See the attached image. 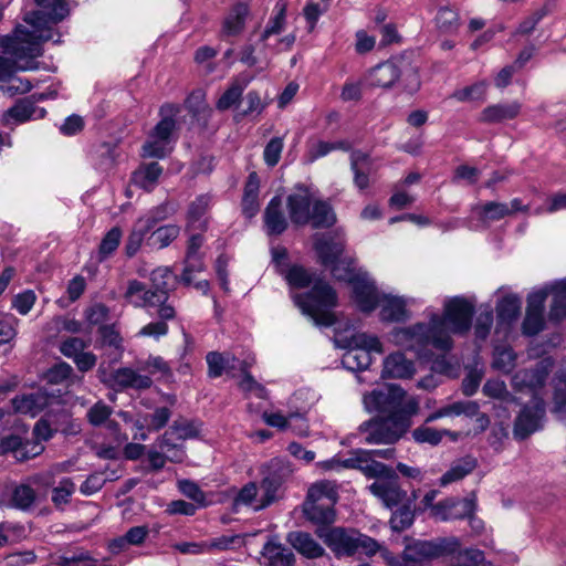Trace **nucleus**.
I'll return each instance as SVG.
<instances>
[{"mask_svg": "<svg viewBox=\"0 0 566 566\" xmlns=\"http://www.w3.org/2000/svg\"><path fill=\"white\" fill-rule=\"evenodd\" d=\"M400 75L401 65L395 61H386L368 70L364 81L370 87L390 88Z\"/></svg>", "mask_w": 566, "mask_h": 566, "instance_id": "nucleus-23", "label": "nucleus"}, {"mask_svg": "<svg viewBox=\"0 0 566 566\" xmlns=\"http://www.w3.org/2000/svg\"><path fill=\"white\" fill-rule=\"evenodd\" d=\"M416 373L412 360L407 359L402 353L390 354L384 360L382 377L384 378H410Z\"/></svg>", "mask_w": 566, "mask_h": 566, "instance_id": "nucleus-28", "label": "nucleus"}, {"mask_svg": "<svg viewBox=\"0 0 566 566\" xmlns=\"http://www.w3.org/2000/svg\"><path fill=\"white\" fill-rule=\"evenodd\" d=\"M316 534L337 558L352 557L358 552L374 556L380 551V544L376 539L355 528H318Z\"/></svg>", "mask_w": 566, "mask_h": 566, "instance_id": "nucleus-7", "label": "nucleus"}, {"mask_svg": "<svg viewBox=\"0 0 566 566\" xmlns=\"http://www.w3.org/2000/svg\"><path fill=\"white\" fill-rule=\"evenodd\" d=\"M249 14L250 11L247 4H235L223 20L221 36L229 38L241 34L244 30L245 21L249 18Z\"/></svg>", "mask_w": 566, "mask_h": 566, "instance_id": "nucleus-30", "label": "nucleus"}, {"mask_svg": "<svg viewBox=\"0 0 566 566\" xmlns=\"http://www.w3.org/2000/svg\"><path fill=\"white\" fill-rule=\"evenodd\" d=\"M111 415L112 408L103 401H97L88 409L87 419L90 423L95 427L105 423L106 428L113 433L114 440L118 444H122L123 442L127 441L128 437L125 433H120L118 431V426L114 420L108 419Z\"/></svg>", "mask_w": 566, "mask_h": 566, "instance_id": "nucleus-26", "label": "nucleus"}, {"mask_svg": "<svg viewBox=\"0 0 566 566\" xmlns=\"http://www.w3.org/2000/svg\"><path fill=\"white\" fill-rule=\"evenodd\" d=\"M210 205V198L207 195L197 197L189 206L187 220L189 227L203 228L206 222L202 217L207 212Z\"/></svg>", "mask_w": 566, "mask_h": 566, "instance_id": "nucleus-48", "label": "nucleus"}, {"mask_svg": "<svg viewBox=\"0 0 566 566\" xmlns=\"http://www.w3.org/2000/svg\"><path fill=\"white\" fill-rule=\"evenodd\" d=\"M520 111L521 105L517 102L491 105L482 111L480 115V122L495 123L505 119H512L518 115Z\"/></svg>", "mask_w": 566, "mask_h": 566, "instance_id": "nucleus-37", "label": "nucleus"}, {"mask_svg": "<svg viewBox=\"0 0 566 566\" xmlns=\"http://www.w3.org/2000/svg\"><path fill=\"white\" fill-rule=\"evenodd\" d=\"M315 250L323 265L329 268L335 279L346 281L350 284L357 279L363 276L365 272H356L353 266V260L343 255L344 243L335 241L333 238H322L316 241Z\"/></svg>", "mask_w": 566, "mask_h": 566, "instance_id": "nucleus-10", "label": "nucleus"}, {"mask_svg": "<svg viewBox=\"0 0 566 566\" xmlns=\"http://www.w3.org/2000/svg\"><path fill=\"white\" fill-rule=\"evenodd\" d=\"M262 556L269 566H294V554L276 539L265 543Z\"/></svg>", "mask_w": 566, "mask_h": 566, "instance_id": "nucleus-32", "label": "nucleus"}, {"mask_svg": "<svg viewBox=\"0 0 566 566\" xmlns=\"http://www.w3.org/2000/svg\"><path fill=\"white\" fill-rule=\"evenodd\" d=\"M283 150V139L280 137L272 138L265 146L263 151L264 161L268 166H275Z\"/></svg>", "mask_w": 566, "mask_h": 566, "instance_id": "nucleus-63", "label": "nucleus"}, {"mask_svg": "<svg viewBox=\"0 0 566 566\" xmlns=\"http://www.w3.org/2000/svg\"><path fill=\"white\" fill-rule=\"evenodd\" d=\"M208 375L212 378L220 377L223 373L237 377V370L243 360L235 358L230 353L210 352L207 357Z\"/></svg>", "mask_w": 566, "mask_h": 566, "instance_id": "nucleus-25", "label": "nucleus"}, {"mask_svg": "<svg viewBox=\"0 0 566 566\" xmlns=\"http://www.w3.org/2000/svg\"><path fill=\"white\" fill-rule=\"evenodd\" d=\"M180 234V227L177 224H166L154 230L148 239V244L164 249L168 247Z\"/></svg>", "mask_w": 566, "mask_h": 566, "instance_id": "nucleus-44", "label": "nucleus"}, {"mask_svg": "<svg viewBox=\"0 0 566 566\" xmlns=\"http://www.w3.org/2000/svg\"><path fill=\"white\" fill-rule=\"evenodd\" d=\"M553 412L563 418L566 415V376H558L554 382Z\"/></svg>", "mask_w": 566, "mask_h": 566, "instance_id": "nucleus-55", "label": "nucleus"}, {"mask_svg": "<svg viewBox=\"0 0 566 566\" xmlns=\"http://www.w3.org/2000/svg\"><path fill=\"white\" fill-rule=\"evenodd\" d=\"M293 289H303L313 283L307 294H293L295 305L302 314L316 326H332L336 318L333 308L337 305L335 291L324 281L315 280L313 274L301 265L290 266L283 274Z\"/></svg>", "mask_w": 566, "mask_h": 566, "instance_id": "nucleus-3", "label": "nucleus"}, {"mask_svg": "<svg viewBox=\"0 0 566 566\" xmlns=\"http://www.w3.org/2000/svg\"><path fill=\"white\" fill-rule=\"evenodd\" d=\"M521 298L515 294L503 296L496 304L500 323L511 325L515 322L521 312Z\"/></svg>", "mask_w": 566, "mask_h": 566, "instance_id": "nucleus-41", "label": "nucleus"}, {"mask_svg": "<svg viewBox=\"0 0 566 566\" xmlns=\"http://www.w3.org/2000/svg\"><path fill=\"white\" fill-rule=\"evenodd\" d=\"M122 231L119 228H112L103 238L99 245V254L103 258L111 255L119 245Z\"/></svg>", "mask_w": 566, "mask_h": 566, "instance_id": "nucleus-60", "label": "nucleus"}, {"mask_svg": "<svg viewBox=\"0 0 566 566\" xmlns=\"http://www.w3.org/2000/svg\"><path fill=\"white\" fill-rule=\"evenodd\" d=\"M179 113V106L174 104L163 105L161 119L149 133L142 147V156L145 158H164L171 153L174 147L175 116Z\"/></svg>", "mask_w": 566, "mask_h": 566, "instance_id": "nucleus-9", "label": "nucleus"}, {"mask_svg": "<svg viewBox=\"0 0 566 566\" xmlns=\"http://www.w3.org/2000/svg\"><path fill=\"white\" fill-rule=\"evenodd\" d=\"M350 169L354 174V184L360 190L369 187V175L374 171V163L368 154L354 150L350 154Z\"/></svg>", "mask_w": 566, "mask_h": 566, "instance_id": "nucleus-27", "label": "nucleus"}, {"mask_svg": "<svg viewBox=\"0 0 566 566\" xmlns=\"http://www.w3.org/2000/svg\"><path fill=\"white\" fill-rule=\"evenodd\" d=\"M305 516L315 524H332L335 521L334 505H328L322 502H305L304 503Z\"/></svg>", "mask_w": 566, "mask_h": 566, "instance_id": "nucleus-42", "label": "nucleus"}, {"mask_svg": "<svg viewBox=\"0 0 566 566\" xmlns=\"http://www.w3.org/2000/svg\"><path fill=\"white\" fill-rule=\"evenodd\" d=\"M486 82H476L472 85L455 90L450 97L461 103L483 102L486 95Z\"/></svg>", "mask_w": 566, "mask_h": 566, "instance_id": "nucleus-47", "label": "nucleus"}, {"mask_svg": "<svg viewBox=\"0 0 566 566\" xmlns=\"http://www.w3.org/2000/svg\"><path fill=\"white\" fill-rule=\"evenodd\" d=\"M436 23L440 31L453 32L460 25L459 14L455 10L449 7H442L438 11Z\"/></svg>", "mask_w": 566, "mask_h": 566, "instance_id": "nucleus-52", "label": "nucleus"}, {"mask_svg": "<svg viewBox=\"0 0 566 566\" xmlns=\"http://www.w3.org/2000/svg\"><path fill=\"white\" fill-rule=\"evenodd\" d=\"M528 205H523L520 198L512 199L509 203L486 201L472 207V213L485 226L512 217L517 212L527 213Z\"/></svg>", "mask_w": 566, "mask_h": 566, "instance_id": "nucleus-16", "label": "nucleus"}, {"mask_svg": "<svg viewBox=\"0 0 566 566\" xmlns=\"http://www.w3.org/2000/svg\"><path fill=\"white\" fill-rule=\"evenodd\" d=\"M450 566H486L483 563V554L480 551L465 549L460 552L455 557V562Z\"/></svg>", "mask_w": 566, "mask_h": 566, "instance_id": "nucleus-64", "label": "nucleus"}, {"mask_svg": "<svg viewBox=\"0 0 566 566\" xmlns=\"http://www.w3.org/2000/svg\"><path fill=\"white\" fill-rule=\"evenodd\" d=\"M411 422L405 416L399 417H379L366 421L359 426V430L365 433V441L371 444H391L400 439L408 430Z\"/></svg>", "mask_w": 566, "mask_h": 566, "instance_id": "nucleus-12", "label": "nucleus"}, {"mask_svg": "<svg viewBox=\"0 0 566 566\" xmlns=\"http://www.w3.org/2000/svg\"><path fill=\"white\" fill-rule=\"evenodd\" d=\"M317 190L313 187L298 185L287 196L286 206L293 223L304 226L311 221V210Z\"/></svg>", "mask_w": 566, "mask_h": 566, "instance_id": "nucleus-17", "label": "nucleus"}, {"mask_svg": "<svg viewBox=\"0 0 566 566\" xmlns=\"http://www.w3.org/2000/svg\"><path fill=\"white\" fill-rule=\"evenodd\" d=\"M32 98L33 96L19 99L3 114L2 124L7 127H13L30 119L43 118L46 114L45 109L36 107Z\"/></svg>", "mask_w": 566, "mask_h": 566, "instance_id": "nucleus-22", "label": "nucleus"}, {"mask_svg": "<svg viewBox=\"0 0 566 566\" xmlns=\"http://www.w3.org/2000/svg\"><path fill=\"white\" fill-rule=\"evenodd\" d=\"M415 303V298L381 292L377 307H380L379 315L381 321L403 322L410 317L407 307Z\"/></svg>", "mask_w": 566, "mask_h": 566, "instance_id": "nucleus-21", "label": "nucleus"}, {"mask_svg": "<svg viewBox=\"0 0 566 566\" xmlns=\"http://www.w3.org/2000/svg\"><path fill=\"white\" fill-rule=\"evenodd\" d=\"M98 377L103 384L116 390H124L127 388L147 389L153 384V380L148 375L142 374L139 370H134L129 367L118 368L112 373H107L104 368L99 367Z\"/></svg>", "mask_w": 566, "mask_h": 566, "instance_id": "nucleus-15", "label": "nucleus"}, {"mask_svg": "<svg viewBox=\"0 0 566 566\" xmlns=\"http://www.w3.org/2000/svg\"><path fill=\"white\" fill-rule=\"evenodd\" d=\"M41 8L39 12L50 18L52 23L61 22L70 10L66 0H35Z\"/></svg>", "mask_w": 566, "mask_h": 566, "instance_id": "nucleus-45", "label": "nucleus"}, {"mask_svg": "<svg viewBox=\"0 0 566 566\" xmlns=\"http://www.w3.org/2000/svg\"><path fill=\"white\" fill-rule=\"evenodd\" d=\"M292 547L306 558L314 559L325 554L324 547L305 532H292L287 536Z\"/></svg>", "mask_w": 566, "mask_h": 566, "instance_id": "nucleus-29", "label": "nucleus"}, {"mask_svg": "<svg viewBox=\"0 0 566 566\" xmlns=\"http://www.w3.org/2000/svg\"><path fill=\"white\" fill-rule=\"evenodd\" d=\"M338 500V492L334 482L323 480L314 483L307 492L306 502H322L335 505Z\"/></svg>", "mask_w": 566, "mask_h": 566, "instance_id": "nucleus-39", "label": "nucleus"}, {"mask_svg": "<svg viewBox=\"0 0 566 566\" xmlns=\"http://www.w3.org/2000/svg\"><path fill=\"white\" fill-rule=\"evenodd\" d=\"M252 364L253 359H245L241 363V366L238 369L242 375V379L239 381V388L245 394H253L258 398H265V388L248 373V368L251 367Z\"/></svg>", "mask_w": 566, "mask_h": 566, "instance_id": "nucleus-46", "label": "nucleus"}, {"mask_svg": "<svg viewBox=\"0 0 566 566\" xmlns=\"http://www.w3.org/2000/svg\"><path fill=\"white\" fill-rule=\"evenodd\" d=\"M36 499L35 491L30 485H19L12 493V505L20 510L30 509Z\"/></svg>", "mask_w": 566, "mask_h": 566, "instance_id": "nucleus-53", "label": "nucleus"}, {"mask_svg": "<svg viewBox=\"0 0 566 566\" xmlns=\"http://www.w3.org/2000/svg\"><path fill=\"white\" fill-rule=\"evenodd\" d=\"M460 546V541L457 537H444L436 541L415 542L406 546L400 556H394L381 545L378 553L388 566H426L434 558L454 554Z\"/></svg>", "mask_w": 566, "mask_h": 566, "instance_id": "nucleus-6", "label": "nucleus"}, {"mask_svg": "<svg viewBox=\"0 0 566 566\" xmlns=\"http://www.w3.org/2000/svg\"><path fill=\"white\" fill-rule=\"evenodd\" d=\"M282 482L283 478L276 473L269 474L263 478L260 486L262 494L260 496V502L254 506V511L263 510L276 501L277 491L281 488Z\"/></svg>", "mask_w": 566, "mask_h": 566, "instance_id": "nucleus-40", "label": "nucleus"}, {"mask_svg": "<svg viewBox=\"0 0 566 566\" xmlns=\"http://www.w3.org/2000/svg\"><path fill=\"white\" fill-rule=\"evenodd\" d=\"M352 287L354 301L360 311L371 312L377 307L381 292L377 290L375 282L367 273L363 276H357Z\"/></svg>", "mask_w": 566, "mask_h": 566, "instance_id": "nucleus-24", "label": "nucleus"}, {"mask_svg": "<svg viewBox=\"0 0 566 566\" xmlns=\"http://www.w3.org/2000/svg\"><path fill=\"white\" fill-rule=\"evenodd\" d=\"M338 346L348 348L344 354L342 364L349 370H363L371 364V353H382V345L378 337L366 333H356L348 339H336Z\"/></svg>", "mask_w": 566, "mask_h": 566, "instance_id": "nucleus-11", "label": "nucleus"}, {"mask_svg": "<svg viewBox=\"0 0 566 566\" xmlns=\"http://www.w3.org/2000/svg\"><path fill=\"white\" fill-rule=\"evenodd\" d=\"M27 25H19L12 36L0 39V45L11 55L0 56V82H6L18 71L38 69L35 57L42 54V43L53 40L60 41L50 18L41 12H32L25 17Z\"/></svg>", "mask_w": 566, "mask_h": 566, "instance_id": "nucleus-2", "label": "nucleus"}, {"mask_svg": "<svg viewBox=\"0 0 566 566\" xmlns=\"http://www.w3.org/2000/svg\"><path fill=\"white\" fill-rule=\"evenodd\" d=\"M400 78L403 90L409 94H413L420 88V77L418 71L415 67L401 65Z\"/></svg>", "mask_w": 566, "mask_h": 566, "instance_id": "nucleus-62", "label": "nucleus"}, {"mask_svg": "<svg viewBox=\"0 0 566 566\" xmlns=\"http://www.w3.org/2000/svg\"><path fill=\"white\" fill-rule=\"evenodd\" d=\"M274 17L270 19L268 27L261 35V41L265 42L271 35L280 34L285 25L286 3L279 1L274 8Z\"/></svg>", "mask_w": 566, "mask_h": 566, "instance_id": "nucleus-50", "label": "nucleus"}, {"mask_svg": "<svg viewBox=\"0 0 566 566\" xmlns=\"http://www.w3.org/2000/svg\"><path fill=\"white\" fill-rule=\"evenodd\" d=\"M262 419L268 426L280 430L289 429L293 421H301L302 424H304V419L297 412H290L285 416L280 410L264 411L262 413Z\"/></svg>", "mask_w": 566, "mask_h": 566, "instance_id": "nucleus-49", "label": "nucleus"}, {"mask_svg": "<svg viewBox=\"0 0 566 566\" xmlns=\"http://www.w3.org/2000/svg\"><path fill=\"white\" fill-rule=\"evenodd\" d=\"M412 438L418 443L437 446L443 438V432L431 427L420 426L412 431Z\"/></svg>", "mask_w": 566, "mask_h": 566, "instance_id": "nucleus-58", "label": "nucleus"}, {"mask_svg": "<svg viewBox=\"0 0 566 566\" xmlns=\"http://www.w3.org/2000/svg\"><path fill=\"white\" fill-rule=\"evenodd\" d=\"M474 303L463 296L446 298L443 314L428 313V322L394 328L390 340L411 350L420 358L429 359L432 350L448 353L453 347L452 335H463L471 328Z\"/></svg>", "mask_w": 566, "mask_h": 566, "instance_id": "nucleus-1", "label": "nucleus"}, {"mask_svg": "<svg viewBox=\"0 0 566 566\" xmlns=\"http://www.w3.org/2000/svg\"><path fill=\"white\" fill-rule=\"evenodd\" d=\"M478 467L474 457L465 455L453 461L449 470L441 476L440 484L442 486L457 482L469 475Z\"/></svg>", "mask_w": 566, "mask_h": 566, "instance_id": "nucleus-36", "label": "nucleus"}, {"mask_svg": "<svg viewBox=\"0 0 566 566\" xmlns=\"http://www.w3.org/2000/svg\"><path fill=\"white\" fill-rule=\"evenodd\" d=\"M259 177L256 172H251L244 186V192L242 198V211L247 218H253L259 211Z\"/></svg>", "mask_w": 566, "mask_h": 566, "instance_id": "nucleus-34", "label": "nucleus"}, {"mask_svg": "<svg viewBox=\"0 0 566 566\" xmlns=\"http://www.w3.org/2000/svg\"><path fill=\"white\" fill-rule=\"evenodd\" d=\"M124 296L135 307L155 308L161 319L175 317V308L167 303L166 294L147 290L145 284L137 280L128 282Z\"/></svg>", "mask_w": 566, "mask_h": 566, "instance_id": "nucleus-13", "label": "nucleus"}, {"mask_svg": "<svg viewBox=\"0 0 566 566\" xmlns=\"http://www.w3.org/2000/svg\"><path fill=\"white\" fill-rule=\"evenodd\" d=\"M259 489L254 482L245 484L234 497L233 507L235 511L241 506H250L254 510L255 504L260 502Z\"/></svg>", "mask_w": 566, "mask_h": 566, "instance_id": "nucleus-51", "label": "nucleus"}, {"mask_svg": "<svg viewBox=\"0 0 566 566\" xmlns=\"http://www.w3.org/2000/svg\"><path fill=\"white\" fill-rule=\"evenodd\" d=\"M207 542L208 553L212 551H227L241 546L243 541L240 535H222Z\"/></svg>", "mask_w": 566, "mask_h": 566, "instance_id": "nucleus-59", "label": "nucleus"}, {"mask_svg": "<svg viewBox=\"0 0 566 566\" xmlns=\"http://www.w3.org/2000/svg\"><path fill=\"white\" fill-rule=\"evenodd\" d=\"M336 221L335 213L327 201L319 198L318 193L311 210V223L315 227H331Z\"/></svg>", "mask_w": 566, "mask_h": 566, "instance_id": "nucleus-43", "label": "nucleus"}, {"mask_svg": "<svg viewBox=\"0 0 566 566\" xmlns=\"http://www.w3.org/2000/svg\"><path fill=\"white\" fill-rule=\"evenodd\" d=\"M153 229L154 226L151 221H148L144 216L136 220L125 244L126 254L128 256H133L139 251L145 237Z\"/></svg>", "mask_w": 566, "mask_h": 566, "instance_id": "nucleus-38", "label": "nucleus"}, {"mask_svg": "<svg viewBox=\"0 0 566 566\" xmlns=\"http://www.w3.org/2000/svg\"><path fill=\"white\" fill-rule=\"evenodd\" d=\"M493 366L503 373H510L515 366L514 352L507 347H496Z\"/></svg>", "mask_w": 566, "mask_h": 566, "instance_id": "nucleus-57", "label": "nucleus"}, {"mask_svg": "<svg viewBox=\"0 0 566 566\" xmlns=\"http://www.w3.org/2000/svg\"><path fill=\"white\" fill-rule=\"evenodd\" d=\"M475 510L476 496L474 493H471L464 499L450 497L437 503L432 507V517L443 522L465 518V516L474 513Z\"/></svg>", "mask_w": 566, "mask_h": 566, "instance_id": "nucleus-19", "label": "nucleus"}, {"mask_svg": "<svg viewBox=\"0 0 566 566\" xmlns=\"http://www.w3.org/2000/svg\"><path fill=\"white\" fill-rule=\"evenodd\" d=\"M280 197H274L269 202L264 212V224L269 234H281L287 228V220L282 211Z\"/></svg>", "mask_w": 566, "mask_h": 566, "instance_id": "nucleus-33", "label": "nucleus"}, {"mask_svg": "<svg viewBox=\"0 0 566 566\" xmlns=\"http://www.w3.org/2000/svg\"><path fill=\"white\" fill-rule=\"evenodd\" d=\"M545 416V402L539 397L532 399L531 406L522 409L514 424V436L525 439L542 427Z\"/></svg>", "mask_w": 566, "mask_h": 566, "instance_id": "nucleus-20", "label": "nucleus"}, {"mask_svg": "<svg viewBox=\"0 0 566 566\" xmlns=\"http://www.w3.org/2000/svg\"><path fill=\"white\" fill-rule=\"evenodd\" d=\"M350 145L347 142L327 143L323 140L315 142L311 145L308 150L310 160H316L319 157H324L335 149L349 150Z\"/></svg>", "mask_w": 566, "mask_h": 566, "instance_id": "nucleus-54", "label": "nucleus"}, {"mask_svg": "<svg viewBox=\"0 0 566 566\" xmlns=\"http://www.w3.org/2000/svg\"><path fill=\"white\" fill-rule=\"evenodd\" d=\"M244 84H241L238 81L233 82L218 99L217 108L220 111H227L235 105L244 91Z\"/></svg>", "mask_w": 566, "mask_h": 566, "instance_id": "nucleus-56", "label": "nucleus"}, {"mask_svg": "<svg viewBox=\"0 0 566 566\" xmlns=\"http://www.w3.org/2000/svg\"><path fill=\"white\" fill-rule=\"evenodd\" d=\"M365 408L381 417L405 416L406 419L419 410V401L415 397L407 398L406 391L397 385H387L364 396Z\"/></svg>", "mask_w": 566, "mask_h": 566, "instance_id": "nucleus-8", "label": "nucleus"}, {"mask_svg": "<svg viewBox=\"0 0 566 566\" xmlns=\"http://www.w3.org/2000/svg\"><path fill=\"white\" fill-rule=\"evenodd\" d=\"M65 471H67V464L59 463L53 465L50 470L33 476L34 483L52 489L51 501L54 506L60 510H63L64 506L70 503L76 490L75 483L70 478H62L59 483L54 485V475Z\"/></svg>", "mask_w": 566, "mask_h": 566, "instance_id": "nucleus-14", "label": "nucleus"}, {"mask_svg": "<svg viewBox=\"0 0 566 566\" xmlns=\"http://www.w3.org/2000/svg\"><path fill=\"white\" fill-rule=\"evenodd\" d=\"M177 211V208L171 202H164L153 209H150L144 217L151 221V224L155 227L158 222L168 219L174 216Z\"/></svg>", "mask_w": 566, "mask_h": 566, "instance_id": "nucleus-61", "label": "nucleus"}, {"mask_svg": "<svg viewBox=\"0 0 566 566\" xmlns=\"http://www.w3.org/2000/svg\"><path fill=\"white\" fill-rule=\"evenodd\" d=\"M163 174V167L158 163H149L140 166L132 177L135 186L151 191L158 184L159 177Z\"/></svg>", "mask_w": 566, "mask_h": 566, "instance_id": "nucleus-35", "label": "nucleus"}, {"mask_svg": "<svg viewBox=\"0 0 566 566\" xmlns=\"http://www.w3.org/2000/svg\"><path fill=\"white\" fill-rule=\"evenodd\" d=\"M324 465L327 469H336L339 467L358 469L367 476L375 478V482L368 486V490L388 509L398 506L406 496V492L402 491L398 484L397 474L389 467L378 461H373L370 459V452L363 449L353 451L350 455L343 461L333 459Z\"/></svg>", "mask_w": 566, "mask_h": 566, "instance_id": "nucleus-4", "label": "nucleus"}, {"mask_svg": "<svg viewBox=\"0 0 566 566\" xmlns=\"http://www.w3.org/2000/svg\"><path fill=\"white\" fill-rule=\"evenodd\" d=\"M11 405L14 412L34 418L45 408H53V406L59 405V400L57 397L49 392L48 389L39 388L15 396L11 400Z\"/></svg>", "mask_w": 566, "mask_h": 566, "instance_id": "nucleus-18", "label": "nucleus"}, {"mask_svg": "<svg viewBox=\"0 0 566 566\" xmlns=\"http://www.w3.org/2000/svg\"><path fill=\"white\" fill-rule=\"evenodd\" d=\"M549 294H553V304L549 318L558 321L566 317V279L555 282L551 286L532 292L527 297L526 315L523 322V333L536 335L544 327V304Z\"/></svg>", "mask_w": 566, "mask_h": 566, "instance_id": "nucleus-5", "label": "nucleus"}, {"mask_svg": "<svg viewBox=\"0 0 566 566\" xmlns=\"http://www.w3.org/2000/svg\"><path fill=\"white\" fill-rule=\"evenodd\" d=\"M547 375V366L542 361L534 369H525L516 373L513 377V385L520 390L524 388L535 390L544 385Z\"/></svg>", "mask_w": 566, "mask_h": 566, "instance_id": "nucleus-31", "label": "nucleus"}]
</instances>
